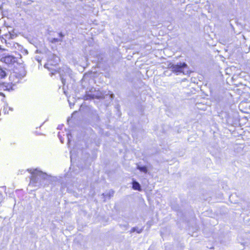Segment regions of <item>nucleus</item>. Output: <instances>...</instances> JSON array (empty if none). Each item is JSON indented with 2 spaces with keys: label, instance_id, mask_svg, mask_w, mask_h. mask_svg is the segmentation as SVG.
Here are the masks:
<instances>
[{
  "label": "nucleus",
  "instance_id": "nucleus-1",
  "mask_svg": "<svg viewBox=\"0 0 250 250\" xmlns=\"http://www.w3.org/2000/svg\"><path fill=\"white\" fill-rule=\"evenodd\" d=\"M32 174V177L29 184L30 187H39L42 185V180H45L47 176L46 173L37 169L34 170Z\"/></svg>",
  "mask_w": 250,
  "mask_h": 250
},
{
  "label": "nucleus",
  "instance_id": "nucleus-2",
  "mask_svg": "<svg viewBox=\"0 0 250 250\" xmlns=\"http://www.w3.org/2000/svg\"><path fill=\"white\" fill-rule=\"evenodd\" d=\"M168 67L171 69L173 72L176 73H183L184 74L188 73V71L186 70V69L188 68V66L184 62H180L178 64H173L171 63H169L168 65Z\"/></svg>",
  "mask_w": 250,
  "mask_h": 250
},
{
  "label": "nucleus",
  "instance_id": "nucleus-3",
  "mask_svg": "<svg viewBox=\"0 0 250 250\" xmlns=\"http://www.w3.org/2000/svg\"><path fill=\"white\" fill-rule=\"evenodd\" d=\"M25 72L23 69L20 71H14L12 72L9 76V80L13 85L18 83L25 76Z\"/></svg>",
  "mask_w": 250,
  "mask_h": 250
},
{
  "label": "nucleus",
  "instance_id": "nucleus-4",
  "mask_svg": "<svg viewBox=\"0 0 250 250\" xmlns=\"http://www.w3.org/2000/svg\"><path fill=\"white\" fill-rule=\"evenodd\" d=\"M2 61L6 64H10L16 61V59L13 56L8 55L2 58Z\"/></svg>",
  "mask_w": 250,
  "mask_h": 250
},
{
  "label": "nucleus",
  "instance_id": "nucleus-5",
  "mask_svg": "<svg viewBox=\"0 0 250 250\" xmlns=\"http://www.w3.org/2000/svg\"><path fill=\"white\" fill-rule=\"evenodd\" d=\"M12 89V86L10 84L5 85L4 84H0V91L1 90H10ZM4 95L0 91V98L1 97H4Z\"/></svg>",
  "mask_w": 250,
  "mask_h": 250
},
{
  "label": "nucleus",
  "instance_id": "nucleus-6",
  "mask_svg": "<svg viewBox=\"0 0 250 250\" xmlns=\"http://www.w3.org/2000/svg\"><path fill=\"white\" fill-rule=\"evenodd\" d=\"M132 188L134 190L141 191V188L139 183L135 181H133L132 182Z\"/></svg>",
  "mask_w": 250,
  "mask_h": 250
},
{
  "label": "nucleus",
  "instance_id": "nucleus-7",
  "mask_svg": "<svg viewBox=\"0 0 250 250\" xmlns=\"http://www.w3.org/2000/svg\"><path fill=\"white\" fill-rule=\"evenodd\" d=\"M137 168L144 173H146L147 172V167L145 166L141 167L138 166Z\"/></svg>",
  "mask_w": 250,
  "mask_h": 250
},
{
  "label": "nucleus",
  "instance_id": "nucleus-8",
  "mask_svg": "<svg viewBox=\"0 0 250 250\" xmlns=\"http://www.w3.org/2000/svg\"><path fill=\"white\" fill-rule=\"evenodd\" d=\"M6 75V72L4 70H3L0 66V79H2L4 78Z\"/></svg>",
  "mask_w": 250,
  "mask_h": 250
},
{
  "label": "nucleus",
  "instance_id": "nucleus-9",
  "mask_svg": "<svg viewBox=\"0 0 250 250\" xmlns=\"http://www.w3.org/2000/svg\"><path fill=\"white\" fill-rule=\"evenodd\" d=\"M15 36V35L14 34L11 33L10 31H9L8 34H5L6 38L8 39H13Z\"/></svg>",
  "mask_w": 250,
  "mask_h": 250
},
{
  "label": "nucleus",
  "instance_id": "nucleus-10",
  "mask_svg": "<svg viewBox=\"0 0 250 250\" xmlns=\"http://www.w3.org/2000/svg\"><path fill=\"white\" fill-rule=\"evenodd\" d=\"M54 65V64L53 63H52L51 61H48L47 63H46L45 65H44V67L47 69H48L49 70L50 69V68H49V67L48 66L49 65ZM51 70H52V69H51Z\"/></svg>",
  "mask_w": 250,
  "mask_h": 250
},
{
  "label": "nucleus",
  "instance_id": "nucleus-11",
  "mask_svg": "<svg viewBox=\"0 0 250 250\" xmlns=\"http://www.w3.org/2000/svg\"><path fill=\"white\" fill-rule=\"evenodd\" d=\"M8 108L9 109V110H11V111H12V110H13L12 108H11V107H9V106H8V105H6L5 106H4V110L5 111V112H7V113H8V111H7V109H8Z\"/></svg>",
  "mask_w": 250,
  "mask_h": 250
},
{
  "label": "nucleus",
  "instance_id": "nucleus-12",
  "mask_svg": "<svg viewBox=\"0 0 250 250\" xmlns=\"http://www.w3.org/2000/svg\"><path fill=\"white\" fill-rule=\"evenodd\" d=\"M135 231H137V232L138 233H140L142 232V229H139V230H137L136 228H133L131 229V232H134Z\"/></svg>",
  "mask_w": 250,
  "mask_h": 250
},
{
  "label": "nucleus",
  "instance_id": "nucleus-13",
  "mask_svg": "<svg viewBox=\"0 0 250 250\" xmlns=\"http://www.w3.org/2000/svg\"><path fill=\"white\" fill-rule=\"evenodd\" d=\"M52 57L54 59V62L57 63V62L59 61V58L56 56H55L54 55H52Z\"/></svg>",
  "mask_w": 250,
  "mask_h": 250
},
{
  "label": "nucleus",
  "instance_id": "nucleus-14",
  "mask_svg": "<svg viewBox=\"0 0 250 250\" xmlns=\"http://www.w3.org/2000/svg\"><path fill=\"white\" fill-rule=\"evenodd\" d=\"M62 83L64 84V80L63 78H62Z\"/></svg>",
  "mask_w": 250,
  "mask_h": 250
},
{
  "label": "nucleus",
  "instance_id": "nucleus-15",
  "mask_svg": "<svg viewBox=\"0 0 250 250\" xmlns=\"http://www.w3.org/2000/svg\"><path fill=\"white\" fill-rule=\"evenodd\" d=\"M3 0H0V4L2 2ZM1 5L0 4V8H1Z\"/></svg>",
  "mask_w": 250,
  "mask_h": 250
},
{
  "label": "nucleus",
  "instance_id": "nucleus-16",
  "mask_svg": "<svg viewBox=\"0 0 250 250\" xmlns=\"http://www.w3.org/2000/svg\"><path fill=\"white\" fill-rule=\"evenodd\" d=\"M59 73L60 74L61 76H62V74L61 72L59 71Z\"/></svg>",
  "mask_w": 250,
  "mask_h": 250
},
{
  "label": "nucleus",
  "instance_id": "nucleus-17",
  "mask_svg": "<svg viewBox=\"0 0 250 250\" xmlns=\"http://www.w3.org/2000/svg\"><path fill=\"white\" fill-rule=\"evenodd\" d=\"M51 74H52V75H53V74H55V73H54V72H51Z\"/></svg>",
  "mask_w": 250,
  "mask_h": 250
},
{
  "label": "nucleus",
  "instance_id": "nucleus-18",
  "mask_svg": "<svg viewBox=\"0 0 250 250\" xmlns=\"http://www.w3.org/2000/svg\"><path fill=\"white\" fill-rule=\"evenodd\" d=\"M37 60H38V61L39 62H40L41 61H40V60H39V59H38Z\"/></svg>",
  "mask_w": 250,
  "mask_h": 250
},
{
  "label": "nucleus",
  "instance_id": "nucleus-19",
  "mask_svg": "<svg viewBox=\"0 0 250 250\" xmlns=\"http://www.w3.org/2000/svg\"><path fill=\"white\" fill-rule=\"evenodd\" d=\"M68 142H69V138H68Z\"/></svg>",
  "mask_w": 250,
  "mask_h": 250
}]
</instances>
